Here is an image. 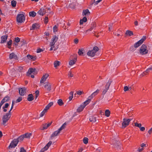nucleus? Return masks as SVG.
I'll use <instances>...</instances> for the list:
<instances>
[{
	"label": "nucleus",
	"instance_id": "nucleus-22",
	"mask_svg": "<svg viewBox=\"0 0 152 152\" xmlns=\"http://www.w3.org/2000/svg\"><path fill=\"white\" fill-rule=\"evenodd\" d=\"M90 14V12L88 9H86L84 10L83 12V16L86 15H88Z\"/></svg>",
	"mask_w": 152,
	"mask_h": 152
},
{
	"label": "nucleus",
	"instance_id": "nucleus-36",
	"mask_svg": "<svg viewBox=\"0 0 152 152\" xmlns=\"http://www.w3.org/2000/svg\"><path fill=\"white\" fill-rule=\"evenodd\" d=\"M47 110H45V108L44 109L43 111L40 114V117H42L47 112Z\"/></svg>",
	"mask_w": 152,
	"mask_h": 152
},
{
	"label": "nucleus",
	"instance_id": "nucleus-35",
	"mask_svg": "<svg viewBox=\"0 0 152 152\" xmlns=\"http://www.w3.org/2000/svg\"><path fill=\"white\" fill-rule=\"evenodd\" d=\"M57 103L60 106H61L64 104V103L61 99H59L58 100Z\"/></svg>",
	"mask_w": 152,
	"mask_h": 152
},
{
	"label": "nucleus",
	"instance_id": "nucleus-34",
	"mask_svg": "<svg viewBox=\"0 0 152 152\" xmlns=\"http://www.w3.org/2000/svg\"><path fill=\"white\" fill-rule=\"evenodd\" d=\"M110 114V112L108 110H107L105 112V115L106 116L109 117Z\"/></svg>",
	"mask_w": 152,
	"mask_h": 152
},
{
	"label": "nucleus",
	"instance_id": "nucleus-56",
	"mask_svg": "<svg viewBox=\"0 0 152 152\" xmlns=\"http://www.w3.org/2000/svg\"><path fill=\"white\" fill-rule=\"evenodd\" d=\"M83 93V91H77V94L79 95H81L82 93Z\"/></svg>",
	"mask_w": 152,
	"mask_h": 152
},
{
	"label": "nucleus",
	"instance_id": "nucleus-51",
	"mask_svg": "<svg viewBox=\"0 0 152 152\" xmlns=\"http://www.w3.org/2000/svg\"><path fill=\"white\" fill-rule=\"evenodd\" d=\"M15 41L16 43H18L20 41V39L18 37H16L15 39Z\"/></svg>",
	"mask_w": 152,
	"mask_h": 152
},
{
	"label": "nucleus",
	"instance_id": "nucleus-30",
	"mask_svg": "<svg viewBox=\"0 0 152 152\" xmlns=\"http://www.w3.org/2000/svg\"><path fill=\"white\" fill-rule=\"evenodd\" d=\"M58 38L56 36H53L51 39V41L55 43L57 41Z\"/></svg>",
	"mask_w": 152,
	"mask_h": 152
},
{
	"label": "nucleus",
	"instance_id": "nucleus-4",
	"mask_svg": "<svg viewBox=\"0 0 152 152\" xmlns=\"http://www.w3.org/2000/svg\"><path fill=\"white\" fill-rule=\"evenodd\" d=\"M112 82V81L111 80H109L108 82L107 83L106 85L102 89V95H104L108 90Z\"/></svg>",
	"mask_w": 152,
	"mask_h": 152
},
{
	"label": "nucleus",
	"instance_id": "nucleus-24",
	"mask_svg": "<svg viewBox=\"0 0 152 152\" xmlns=\"http://www.w3.org/2000/svg\"><path fill=\"white\" fill-rule=\"evenodd\" d=\"M53 104V102H50L45 107V110H48L49 109L50 107Z\"/></svg>",
	"mask_w": 152,
	"mask_h": 152
},
{
	"label": "nucleus",
	"instance_id": "nucleus-53",
	"mask_svg": "<svg viewBox=\"0 0 152 152\" xmlns=\"http://www.w3.org/2000/svg\"><path fill=\"white\" fill-rule=\"evenodd\" d=\"M95 24L94 23L92 26L88 30V31H91L93 29V27H95Z\"/></svg>",
	"mask_w": 152,
	"mask_h": 152
},
{
	"label": "nucleus",
	"instance_id": "nucleus-7",
	"mask_svg": "<svg viewBox=\"0 0 152 152\" xmlns=\"http://www.w3.org/2000/svg\"><path fill=\"white\" fill-rule=\"evenodd\" d=\"M147 47L145 45H142L140 50V53L142 55L147 53L148 51L146 49Z\"/></svg>",
	"mask_w": 152,
	"mask_h": 152
},
{
	"label": "nucleus",
	"instance_id": "nucleus-11",
	"mask_svg": "<svg viewBox=\"0 0 152 152\" xmlns=\"http://www.w3.org/2000/svg\"><path fill=\"white\" fill-rule=\"evenodd\" d=\"M100 90L99 89H97L92 94L88 97V100H89V102H90L91 100L99 92Z\"/></svg>",
	"mask_w": 152,
	"mask_h": 152
},
{
	"label": "nucleus",
	"instance_id": "nucleus-39",
	"mask_svg": "<svg viewBox=\"0 0 152 152\" xmlns=\"http://www.w3.org/2000/svg\"><path fill=\"white\" fill-rule=\"evenodd\" d=\"M12 6L13 7H15L16 2L15 1L12 0L11 2Z\"/></svg>",
	"mask_w": 152,
	"mask_h": 152
},
{
	"label": "nucleus",
	"instance_id": "nucleus-59",
	"mask_svg": "<svg viewBox=\"0 0 152 152\" xmlns=\"http://www.w3.org/2000/svg\"><path fill=\"white\" fill-rule=\"evenodd\" d=\"M42 51H43V50L42 49H41L40 48H39L37 50V53H39Z\"/></svg>",
	"mask_w": 152,
	"mask_h": 152
},
{
	"label": "nucleus",
	"instance_id": "nucleus-16",
	"mask_svg": "<svg viewBox=\"0 0 152 152\" xmlns=\"http://www.w3.org/2000/svg\"><path fill=\"white\" fill-rule=\"evenodd\" d=\"M9 58L10 59H14L15 60H18V59L17 55L13 53L10 54Z\"/></svg>",
	"mask_w": 152,
	"mask_h": 152
},
{
	"label": "nucleus",
	"instance_id": "nucleus-10",
	"mask_svg": "<svg viewBox=\"0 0 152 152\" xmlns=\"http://www.w3.org/2000/svg\"><path fill=\"white\" fill-rule=\"evenodd\" d=\"M44 84V86L45 89V90L47 91H50L51 88V84L49 82H47L45 83Z\"/></svg>",
	"mask_w": 152,
	"mask_h": 152
},
{
	"label": "nucleus",
	"instance_id": "nucleus-13",
	"mask_svg": "<svg viewBox=\"0 0 152 152\" xmlns=\"http://www.w3.org/2000/svg\"><path fill=\"white\" fill-rule=\"evenodd\" d=\"M26 88L25 87L22 88H18V90L19 94L21 96H23L26 93Z\"/></svg>",
	"mask_w": 152,
	"mask_h": 152
},
{
	"label": "nucleus",
	"instance_id": "nucleus-43",
	"mask_svg": "<svg viewBox=\"0 0 152 152\" xmlns=\"http://www.w3.org/2000/svg\"><path fill=\"white\" fill-rule=\"evenodd\" d=\"M18 70L20 72H23V68L22 66H20L18 67Z\"/></svg>",
	"mask_w": 152,
	"mask_h": 152
},
{
	"label": "nucleus",
	"instance_id": "nucleus-20",
	"mask_svg": "<svg viewBox=\"0 0 152 152\" xmlns=\"http://www.w3.org/2000/svg\"><path fill=\"white\" fill-rule=\"evenodd\" d=\"M51 123H49L48 124H43V127L41 129L42 130H43L47 129V128L51 125Z\"/></svg>",
	"mask_w": 152,
	"mask_h": 152
},
{
	"label": "nucleus",
	"instance_id": "nucleus-58",
	"mask_svg": "<svg viewBox=\"0 0 152 152\" xmlns=\"http://www.w3.org/2000/svg\"><path fill=\"white\" fill-rule=\"evenodd\" d=\"M68 76L69 77H72L73 76V75L72 74L71 72H69L68 73Z\"/></svg>",
	"mask_w": 152,
	"mask_h": 152
},
{
	"label": "nucleus",
	"instance_id": "nucleus-15",
	"mask_svg": "<svg viewBox=\"0 0 152 152\" xmlns=\"http://www.w3.org/2000/svg\"><path fill=\"white\" fill-rule=\"evenodd\" d=\"M48 76L49 75L48 74H45L44 75L41 79L40 81V83H44L46 81Z\"/></svg>",
	"mask_w": 152,
	"mask_h": 152
},
{
	"label": "nucleus",
	"instance_id": "nucleus-3",
	"mask_svg": "<svg viewBox=\"0 0 152 152\" xmlns=\"http://www.w3.org/2000/svg\"><path fill=\"white\" fill-rule=\"evenodd\" d=\"M132 120L131 118H124L123 119L122 124V128H125L129 124L130 122Z\"/></svg>",
	"mask_w": 152,
	"mask_h": 152
},
{
	"label": "nucleus",
	"instance_id": "nucleus-49",
	"mask_svg": "<svg viewBox=\"0 0 152 152\" xmlns=\"http://www.w3.org/2000/svg\"><path fill=\"white\" fill-rule=\"evenodd\" d=\"M55 43L52 41H51V42H50V47H53V48H54V45Z\"/></svg>",
	"mask_w": 152,
	"mask_h": 152
},
{
	"label": "nucleus",
	"instance_id": "nucleus-5",
	"mask_svg": "<svg viewBox=\"0 0 152 152\" xmlns=\"http://www.w3.org/2000/svg\"><path fill=\"white\" fill-rule=\"evenodd\" d=\"M89 103V100H87L85 101L83 103L81 104L80 107L77 109V112H80L82 111L86 106Z\"/></svg>",
	"mask_w": 152,
	"mask_h": 152
},
{
	"label": "nucleus",
	"instance_id": "nucleus-38",
	"mask_svg": "<svg viewBox=\"0 0 152 152\" xmlns=\"http://www.w3.org/2000/svg\"><path fill=\"white\" fill-rule=\"evenodd\" d=\"M60 62L58 61H56L54 62V67H56L59 65Z\"/></svg>",
	"mask_w": 152,
	"mask_h": 152
},
{
	"label": "nucleus",
	"instance_id": "nucleus-9",
	"mask_svg": "<svg viewBox=\"0 0 152 152\" xmlns=\"http://www.w3.org/2000/svg\"><path fill=\"white\" fill-rule=\"evenodd\" d=\"M18 141L16 139H14L11 142L9 147V148H14L17 145Z\"/></svg>",
	"mask_w": 152,
	"mask_h": 152
},
{
	"label": "nucleus",
	"instance_id": "nucleus-27",
	"mask_svg": "<svg viewBox=\"0 0 152 152\" xmlns=\"http://www.w3.org/2000/svg\"><path fill=\"white\" fill-rule=\"evenodd\" d=\"M23 135L25 138H29L32 135V134L31 133H26Z\"/></svg>",
	"mask_w": 152,
	"mask_h": 152
},
{
	"label": "nucleus",
	"instance_id": "nucleus-41",
	"mask_svg": "<svg viewBox=\"0 0 152 152\" xmlns=\"http://www.w3.org/2000/svg\"><path fill=\"white\" fill-rule=\"evenodd\" d=\"M83 50L82 49L79 50L78 53L79 55L82 56L83 55Z\"/></svg>",
	"mask_w": 152,
	"mask_h": 152
},
{
	"label": "nucleus",
	"instance_id": "nucleus-55",
	"mask_svg": "<svg viewBox=\"0 0 152 152\" xmlns=\"http://www.w3.org/2000/svg\"><path fill=\"white\" fill-rule=\"evenodd\" d=\"M57 27L56 25L53 28V32H56L57 31Z\"/></svg>",
	"mask_w": 152,
	"mask_h": 152
},
{
	"label": "nucleus",
	"instance_id": "nucleus-44",
	"mask_svg": "<svg viewBox=\"0 0 152 152\" xmlns=\"http://www.w3.org/2000/svg\"><path fill=\"white\" fill-rule=\"evenodd\" d=\"M12 41L11 40H10L9 42H7V45H8V48H10V45L12 44Z\"/></svg>",
	"mask_w": 152,
	"mask_h": 152
},
{
	"label": "nucleus",
	"instance_id": "nucleus-8",
	"mask_svg": "<svg viewBox=\"0 0 152 152\" xmlns=\"http://www.w3.org/2000/svg\"><path fill=\"white\" fill-rule=\"evenodd\" d=\"M11 117L9 114L6 113V114L4 115L2 118L3 124L4 125L6 122L9 120Z\"/></svg>",
	"mask_w": 152,
	"mask_h": 152
},
{
	"label": "nucleus",
	"instance_id": "nucleus-40",
	"mask_svg": "<svg viewBox=\"0 0 152 152\" xmlns=\"http://www.w3.org/2000/svg\"><path fill=\"white\" fill-rule=\"evenodd\" d=\"M83 143L85 144H87L88 142V139L87 137H85L83 139Z\"/></svg>",
	"mask_w": 152,
	"mask_h": 152
},
{
	"label": "nucleus",
	"instance_id": "nucleus-29",
	"mask_svg": "<svg viewBox=\"0 0 152 152\" xmlns=\"http://www.w3.org/2000/svg\"><path fill=\"white\" fill-rule=\"evenodd\" d=\"M142 43L141 42H140V40H139L134 44V47L135 48H137Z\"/></svg>",
	"mask_w": 152,
	"mask_h": 152
},
{
	"label": "nucleus",
	"instance_id": "nucleus-50",
	"mask_svg": "<svg viewBox=\"0 0 152 152\" xmlns=\"http://www.w3.org/2000/svg\"><path fill=\"white\" fill-rule=\"evenodd\" d=\"M22 100V97H19L16 101V102H20Z\"/></svg>",
	"mask_w": 152,
	"mask_h": 152
},
{
	"label": "nucleus",
	"instance_id": "nucleus-6",
	"mask_svg": "<svg viewBox=\"0 0 152 152\" xmlns=\"http://www.w3.org/2000/svg\"><path fill=\"white\" fill-rule=\"evenodd\" d=\"M25 19V17L23 14H18L17 16V21L18 23H22L24 21Z\"/></svg>",
	"mask_w": 152,
	"mask_h": 152
},
{
	"label": "nucleus",
	"instance_id": "nucleus-28",
	"mask_svg": "<svg viewBox=\"0 0 152 152\" xmlns=\"http://www.w3.org/2000/svg\"><path fill=\"white\" fill-rule=\"evenodd\" d=\"M37 24L36 23H34V24H33L32 25V26L30 28V30H35V29H37L38 27H37Z\"/></svg>",
	"mask_w": 152,
	"mask_h": 152
},
{
	"label": "nucleus",
	"instance_id": "nucleus-17",
	"mask_svg": "<svg viewBox=\"0 0 152 152\" xmlns=\"http://www.w3.org/2000/svg\"><path fill=\"white\" fill-rule=\"evenodd\" d=\"M8 36L7 35H3L1 37V43H4L6 42V40Z\"/></svg>",
	"mask_w": 152,
	"mask_h": 152
},
{
	"label": "nucleus",
	"instance_id": "nucleus-57",
	"mask_svg": "<svg viewBox=\"0 0 152 152\" xmlns=\"http://www.w3.org/2000/svg\"><path fill=\"white\" fill-rule=\"evenodd\" d=\"M102 1V0H98L97 1L95 2H94V5H97L98 3Z\"/></svg>",
	"mask_w": 152,
	"mask_h": 152
},
{
	"label": "nucleus",
	"instance_id": "nucleus-52",
	"mask_svg": "<svg viewBox=\"0 0 152 152\" xmlns=\"http://www.w3.org/2000/svg\"><path fill=\"white\" fill-rule=\"evenodd\" d=\"M44 21L45 24H47L48 22V17H45L44 20Z\"/></svg>",
	"mask_w": 152,
	"mask_h": 152
},
{
	"label": "nucleus",
	"instance_id": "nucleus-60",
	"mask_svg": "<svg viewBox=\"0 0 152 152\" xmlns=\"http://www.w3.org/2000/svg\"><path fill=\"white\" fill-rule=\"evenodd\" d=\"M84 22H86L87 20V19L86 17H84L82 19Z\"/></svg>",
	"mask_w": 152,
	"mask_h": 152
},
{
	"label": "nucleus",
	"instance_id": "nucleus-47",
	"mask_svg": "<svg viewBox=\"0 0 152 152\" xmlns=\"http://www.w3.org/2000/svg\"><path fill=\"white\" fill-rule=\"evenodd\" d=\"M48 149L45 146L44 147L41 149L39 152H44L45 151L47 150Z\"/></svg>",
	"mask_w": 152,
	"mask_h": 152
},
{
	"label": "nucleus",
	"instance_id": "nucleus-37",
	"mask_svg": "<svg viewBox=\"0 0 152 152\" xmlns=\"http://www.w3.org/2000/svg\"><path fill=\"white\" fill-rule=\"evenodd\" d=\"M73 93L74 92L73 91H71L69 93L70 96L69 97V101H71L73 97Z\"/></svg>",
	"mask_w": 152,
	"mask_h": 152
},
{
	"label": "nucleus",
	"instance_id": "nucleus-61",
	"mask_svg": "<svg viewBox=\"0 0 152 152\" xmlns=\"http://www.w3.org/2000/svg\"><path fill=\"white\" fill-rule=\"evenodd\" d=\"M20 152H26V151L23 148H21L20 149Z\"/></svg>",
	"mask_w": 152,
	"mask_h": 152
},
{
	"label": "nucleus",
	"instance_id": "nucleus-2",
	"mask_svg": "<svg viewBox=\"0 0 152 152\" xmlns=\"http://www.w3.org/2000/svg\"><path fill=\"white\" fill-rule=\"evenodd\" d=\"M99 48L96 46L94 47L92 50H89L87 53V55L89 56L94 57L96 53L98 51Z\"/></svg>",
	"mask_w": 152,
	"mask_h": 152
},
{
	"label": "nucleus",
	"instance_id": "nucleus-31",
	"mask_svg": "<svg viewBox=\"0 0 152 152\" xmlns=\"http://www.w3.org/2000/svg\"><path fill=\"white\" fill-rule=\"evenodd\" d=\"M36 15V13L34 11L30 12H29L30 16L34 17Z\"/></svg>",
	"mask_w": 152,
	"mask_h": 152
},
{
	"label": "nucleus",
	"instance_id": "nucleus-21",
	"mask_svg": "<svg viewBox=\"0 0 152 152\" xmlns=\"http://www.w3.org/2000/svg\"><path fill=\"white\" fill-rule=\"evenodd\" d=\"M10 97L7 96L2 99L1 102L3 104L5 102L8 101Z\"/></svg>",
	"mask_w": 152,
	"mask_h": 152
},
{
	"label": "nucleus",
	"instance_id": "nucleus-54",
	"mask_svg": "<svg viewBox=\"0 0 152 152\" xmlns=\"http://www.w3.org/2000/svg\"><path fill=\"white\" fill-rule=\"evenodd\" d=\"M113 25V23H111L109 25V30L110 31L112 29V26Z\"/></svg>",
	"mask_w": 152,
	"mask_h": 152
},
{
	"label": "nucleus",
	"instance_id": "nucleus-32",
	"mask_svg": "<svg viewBox=\"0 0 152 152\" xmlns=\"http://www.w3.org/2000/svg\"><path fill=\"white\" fill-rule=\"evenodd\" d=\"M24 138V137L23 134L20 136L18 138L16 139L19 142V141L20 142V141H22Z\"/></svg>",
	"mask_w": 152,
	"mask_h": 152
},
{
	"label": "nucleus",
	"instance_id": "nucleus-19",
	"mask_svg": "<svg viewBox=\"0 0 152 152\" xmlns=\"http://www.w3.org/2000/svg\"><path fill=\"white\" fill-rule=\"evenodd\" d=\"M36 71L35 69H33L32 68H30L28 72L27 73V75H30L31 74V73L35 72Z\"/></svg>",
	"mask_w": 152,
	"mask_h": 152
},
{
	"label": "nucleus",
	"instance_id": "nucleus-26",
	"mask_svg": "<svg viewBox=\"0 0 152 152\" xmlns=\"http://www.w3.org/2000/svg\"><path fill=\"white\" fill-rule=\"evenodd\" d=\"M77 60V58H75L74 60H71L69 61V64L70 66H72L74 64Z\"/></svg>",
	"mask_w": 152,
	"mask_h": 152
},
{
	"label": "nucleus",
	"instance_id": "nucleus-48",
	"mask_svg": "<svg viewBox=\"0 0 152 152\" xmlns=\"http://www.w3.org/2000/svg\"><path fill=\"white\" fill-rule=\"evenodd\" d=\"M134 125L135 126L138 127L140 128L141 126V124H138L137 123H135Z\"/></svg>",
	"mask_w": 152,
	"mask_h": 152
},
{
	"label": "nucleus",
	"instance_id": "nucleus-23",
	"mask_svg": "<svg viewBox=\"0 0 152 152\" xmlns=\"http://www.w3.org/2000/svg\"><path fill=\"white\" fill-rule=\"evenodd\" d=\"M89 120L91 122H95L96 121V118L93 116H91L89 118Z\"/></svg>",
	"mask_w": 152,
	"mask_h": 152
},
{
	"label": "nucleus",
	"instance_id": "nucleus-25",
	"mask_svg": "<svg viewBox=\"0 0 152 152\" xmlns=\"http://www.w3.org/2000/svg\"><path fill=\"white\" fill-rule=\"evenodd\" d=\"M27 100L29 101H31L33 100V96L32 94H29L28 95Z\"/></svg>",
	"mask_w": 152,
	"mask_h": 152
},
{
	"label": "nucleus",
	"instance_id": "nucleus-1",
	"mask_svg": "<svg viewBox=\"0 0 152 152\" xmlns=\"http://www.w3.org/2000/svg\"><path fill=\"white\" fill-rule=\"evenodd\" d=\"M66 125V123H64L57 130L54 132L51 135L50 139L52 140L54 137L58 136L61 131L65 128Z\"/></svg>",
	"mask_w": 152,
	"mask_h": 152
},
{
	"label": "nucleus",
	"instance_id": "nucleus-42",
	"mask_svg": "<svg viewBox=\"0 0 152 152\" xmlns=\"http://www.w3.org/2000/svg\"><path fill=\"white\" fill-rule=\"evenodd\" d=\"M52 143V142L51 141H50L45 146L48 149L49 147L51 145Z\"/></svg>",
	"mask_w": 152,
	"mask_h": 152
},
{
	"label": "nucleus",
	"instance_id": "nucleus-63",
	"mask_svg": "<svg viewBox=\"0 0 152 152\" xmlns=\"http://www.w3.org/2000/svg\"><path fill=\"white\" fill-rule=\"evenodd\" d=\"M152 132V127L148 131V132L149 134H150Z\"/></svg>",
	"mask_w": 152,
	"mask_h": 152
},
{
	"label": "nucleus",
	"instance_id": "nucleus-18",
	"mask_svg": "<svg viewBox=\"0 0 152 152\" xmlns=\"http://www.w3.org/2000/svg\"><path fill=\"white\" fill-rule=\"evenodd\" d=\"M27 57L29 59L33 61H35L36 59V56H33L29 54H28L27 55Z\"/></svg>",
	"mask_w": 152,
	"mask_h": 152
},
{
	"label": "nucleus",
	"instance_id": "nucleus-12",
	"mask_svg": "<svg viewBox=\"0 0 152 152\" xmlns=\"http://www.w3.org/2000/svg\"><path fill=\"white\" fill-rule=\"evenodd\" d=\"M46 10V8L45 7H42L38 11L37 13L40 15L43 16L47 12Z\"/></svg>",
	"mask_w": 152,
	"mask_h": 152
},
{
	"label": "nucleus",
	"instance_id": "nucleus-33",
	"mask_svg": "<svg viewBox=\"0 0 152 152\" xmlns=\"http://www.w3.org/2000/svg\"><path fill=\"white\" fill-rule=\"evenodd\" d=\"M126 34L127 35H129V36H131L133 35V33L132 31L127 30L126 31Z\"/></svg>",
	"mask_w": 152,
	"mask_h": 152
},
{
	"label": "nucleus",
	"instance_id": "nucleus-14",
	"mask_svg": "<svg viewBox=\"0 0 152 152\" xmlns=\"http://www.w3.org/2000/svg\"><path fill=\"white\" fill-rule=\"evenodd\" d=\"M114 147L116 148L118 150L120 151L121 150V143L119 142H117L115 143L114 144Z\"/></svg>",
	"mask_w": 152,
	"mask_h": 152
},
{
	"label": "nucleus",
	"instance_id": "nucleus-64",
	"mask_svg": "<svg viewBox=\"0 0 152 152\" xmlns=\"http://www.w3.org/2000/svg\"><path fill=\"white\" fill-rule=\"evenodd\" d=\"M9 106V104L8 103H7L5 104L4 106V108H7Z\"/></svg>",
	"mask_w": 152,
	"mask_h": 152
},
{
	"label": "nucleus",
	"instance_id": "nucleus-45",
	"mask_svg": "<svg viewBox=\"0 0 152 152\" xmlns=\"http://www.w3.org/2000/svg\"><path fill=\"white\" fill-rule=\"evenodd\" d=\"M131 87L129 88H128V87L127 86H125L124 88V91H126L128 90H131Z\"/></svg>",
	"mask_w": 152,
	"mask_h": 152
},
{
	"label": "nucleus",
	"instance_id": "nucleus-46",
	"mask_svg": "<svg viewBox=\"0 0 152 152\" xmlns=\"http://www.w3.org/2000/svg\"><path fill=\"white\" fill-rule=\"evenodd\" d=\"M146 39V37L145 36H143L141 39H140V42L142 43Z\"/></svg>",
	"mask_w": 152,
	"mask_h": 152
},
{
	"label": "nucleus",
	"instance_id": "nucleus-62",
	"mask_svg": "<svg viewBox=\"0 0 152 152\" xmlns=\"http://www.w3.org/2000/svg\"><path fill=\"white\" fill-rule=\"evenodd\" d=\"M145 128L144 127H141L140 129L141 131H144L145 130Z\"/></svg>",
	"mask_w": 152,
	"mask_h": 152
}]
</instances>
